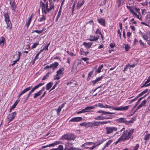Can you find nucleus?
<instances>
[{"label": "nucleus", "instance_id": "1", "mask_svg": "<svg viewBox=\"0 0 150 150\" xmlns=\"http://www.w3.org/2000/svg\"><path fill=\"white\" fill-rule=\"evenodd\" d=\"M97 112L99 113H101V114L100 116L96 117L94 118V119L96 120H100L112 119L113 117L112 115H107L115 114V113L114 112H106L102 110H98Z\"/></svg>", "mask_w": 150, "mask_h": 150}, {"label": "nucleus", "instance_id": "2", "mask_svg": "<svg viewBox=\"0 0 150 150\" xmlns=\"http://www.w3.org/2000/svg\"><path fill=\"white\" fill-rule=\"evenodd\" d=\"M134 131V129H129L126 130L123 132L120 137L123 141L128 140L129 139L131 138Z\"/></svg>", "mask_w": 150, "mask_h": 150}, {"label": "nucleus", "instance_id": "3", "mask_svg": "<svg viewBox=\"0 0 150 150\" xmlns=\"http://www.w3.org/2000/svg\"><path fill=\"white\" fill-rule=\"evenodd\" d=\"M32 87V86H29V87H27L26 88L24 89L22 91H21L19 94L18 96V98L17 99V100L15 102V103L13 104V105L12 106V107L10 109L9 112H11L12 110H13L16 107V106L17 105L18 103L20 101V97L23 94L26 93V92H28L30 90Z\"/></svg>", "mask_w": 150, "mask_h": 150}, {"label": "nucleus", "instance_id": "4", "mask_svg": "<svg viewBox=\"0 0 150 150\" xmlns=\"http://www.w3.org/2000/svg\"><path fill=\"white\" fill-rule=\"evenodd\" d=\"M76 136L71 133H69L63 135L60 139L61 140H67L68 141L74 140L76 138Z\"/></svg>", "mask_w": 150, "mask_h": 150}, {"label": "nucleus", "instance_id": "5", "mask_svg": "<svg viewBox=\"0 0 150 150\" xmlns=\"http://www.w3.org/2000/svg\"><path fill=\"white\" fill-rule=\"evenodd\" d=\"M44 83H40L38 85L35 86L27 94V96L25 100V101H26L29 98V97L32 94V93L34 92V91L36 89L39 88L40 86L43 85L44 84Z\"/></svg>", "mask_w": 150, "mask_h": 150}, {"label": "nucleus", "instance_id": "6", "mask_svg": "<svg viewBox=\"0 0 150 150\" xmlns=\"http://www.w3.org/2000/svg\"><path fill=\"white\" fill-rule=\"evenodd\" d=\"M50 2V8H48V2H47L45 4V7H46V11L47 12V14L50 12L52 10H54V4L49 0Z\"/></svg>", "mask_w": 150, "mask_h": 150}, {"label": "nucleus", "instance_id": "7", "mask_svg": "<svg viewBox=\"0 0 150 150\" xmlns=\"http://www.w3.org/2000/svg\"><path fill=\"white\" fill-rule=\"evenodd\" d=\"M105 129L106 134H107L113 133L114 132L116 131L117 130V127H106Z\"/></svg>", "mask_w": 150, "mask_h": 150}, {"label": "nucleus", "instance_id": "8", "mask_svg": "<svg viewBox=\"0 0 150 150\" xmlns=\"http://www.w3.org/2000/svg\"><path fill=\"white\" fill-rule=\"evenodd\" d=\"M16 115V112H14L8 115L7 117V118L8 120V123L12 121Z\"/></svg>", "mask_w": 150, "mask_h": 150}, {"label": "nucleus", "instance_id": "9", "mask_svg": "<svg viewBox=\"0 0 150 150\" xmlns=\"http://www.w3.org/2000/svg\"><path fill=\"white\" fill-rule=\"evenodd\" d=\"M95 107L94 106H89L85 108V109L81 110V111H80L77 112V114H80L83 113H85L86 112L89 111L88 110H91L94 108Z\"/></svg>", "mask_w": 150, "mask_h": 150}, {"label": "nucleus", "instance_id": "10", "mask_svg": "<svg viewBox=\"0 0 150 150\" xmlns=\"http://www.w3.org/2000/svg\"><path fill=\"white\" fill-rule=\"evenodd\" d=\"M131 106L130 105L127 106H120L116 107V110L117 111H125L128 109Z\"/></svg>", "mask_w": 150, "mask_h": 150}, {"label": "nucleus", "instance_id": "11", "mask_svg": "<svg viewBox=\"0 0 150 150\" xmlns=\"http://www.w3.org/2000/svg\"><path fill=\"white\" fill-rule=\"evenodd\" d=\"M40 6L42 8V13H44L45 14H46L47 12L46 11V7H45V4L41 1L40 2Z\"/></svg>", "mask_w": 150, "mask_h": 150}, {"label": "nucleus", "instance_id": "12", "mask_svg": "<svg viewBox=\"0 0 150 150\" xmlns=\"http://www.w3.org/2000/svg\"><path fill=\"white\" fill-rule=\"evenodd\" d=\"M97 21L98 23L104 27L105 26V20L104 18H98L97 19Z\"/></svg>", "mask_w": 150, "mask_h": 150}, {"label": "nucleus", "instance_id": "13", "mask_svg": "<svg viewBox=\"0 0 150 150\" xmlns=\"http://www.w3.org/2000/svg\"><path fill=\"white\" fill-rule=\"evenodd\" d=\"M82 119V118L81 117H76L71 119L69 122H77L81 121Z\"/></svg>", "mask_w": 150, "mask_h": 150}, {"label": "nucleus", "instance_id": "14", "mask_svg": "<svg viewBox=\"0 0 150 150\" xmlns=\"http://www.w3.org/2000/svg\"><path fill=\"white\" fill-rule=\"evenodd\" d=\"M126 119L124 117H121L119 118L116 119L115 121L118 123H125L126 124Z\"/></svg>", "mask_w": 150, "mask_h": 150}, {"label": "nucleus", "instance_id": "15", "mask_svg": "<svg viewBox=\"0 0 150 150\" xmlns=\"http://www.w3.org/2000/svg\"><path fill=\"white\" fill-rule=\"evenodd\" d=\"M10 4H11V6L12 10H13L14 12H15L16 11V9L17 7V5L15 2V1L14 0L13 1L12 3H11V1L10 2Z\"/></svg>", "mask_w": 150, "mask_h": 150}, {"label": "nucleus", "instance_id": "16", "mask_svg": "<svg viewBox=\"0 0 150 150\" xmlns=\"http://www.w3.org/2000/svg\"><path fill=\"white\" fill-rule=\"evenodd\" d=\"M51 69L53 71H54V70L56 69L59 65V63L57 62H55L50 64Z\"/></svg>", "mask_w": 150, "mask_h": 150}, {"label": "nucleus", "instance_id": "17", "mask_svg": "<svg viewBox=\"0 0 150 150\" xmlns=\"http://www.w3.org/2000/svg\"><path fill=\"white\" fill-rule=\"evenodd\" d=\"M92 44L93 43L91 42L87 43L85 42L83 43V45L85 46L86 49H88L91 47Z\"/></svg>", "mask_w": 150, "mask_h": 150}, {"label": "nucleus", "instance_id": "18", "mask_svg": "<svg viewBox=\"0 0 150 150\" xmlns=\"http://www.w3.org/2000/svg\"><path fill=\"white\" fill-rule=\"evenodd\" d=\"M85 1L84 0H83L82 1H78L77 5L76 6V7L77 9H79L82 6L84 3Z\"/></svg>", "mask_w": 150, "mask_h": 150}, {"label": "nucleus", "instance_id": "19", "mask_svg": "<svg viewBox=\"0 0 150 150\" xmlns=\"http://www.w3.org/2000/svg\"><path fill=\"white\" fill-rule=\"evenodd\" d=\"M103 77V76L102 75L100 77L96 78L95 80L92 81V83L93 85H95L98 81H100L101 79H102Z\"/></svg>", "mask_w": 150, "mask_h": 150}, {"label": "nucleus", "instance_id": "20", "mask_svg": "<svg viewBox=\"0 0 150 150\" xmlns=\"http://www.w3.org/2000/svg\"><path fill=\"white\" fill-rule=\"evenodd\" d=\"M65 103H64L62 104L61 106H59L57 110L56 111L58 115H59L60 112L62 108L64 107Z\"/></svg>", "mask_w": 150, "mask_h": 150}, {"label": "nucleus", "instance_id": "21", "mask_svg": "<svg viewBox=\"0 0 150 150\" xmlns=\"http://www.w3.org/2000/svg\"><path fill=\"white\" fill-rule=\"evenodd\" d=\"M135 120L136 117H133L129 121L126 120V125H129L130 124L133 123Z\"/></svg>", "mask_w": 150, "mask_h": 150}, {"label": "nucleus", "instance_id": "22", "mask_svg": "<svg viewBox=\"0 0 150 150\" xmlns=\"http://www.w3.org/2000/svg\"><path fill=\"white\" fill-rule=\"evenodd\" d=\"M45 15L46 14H45V15L43 14L40 16L38 20V21L41 22L44 21L46 19Z\"/></svg>", "mask_w": 150, "mask_h": 150}, {"label": "nucleus", "instance_id": "23", "mask_svg": "<svg viewBox=\"0 0 150 150\" xmlns=\"http://www.w3.org/2000/svg\"><path fill=\"white\" fill-rule=\"evenodd\" d=\"M64 70V68L60 67L59 69L57 71V74L60 75H62L63 74V71Z\"/></svg>", "mask_w": 150, "mask_h": 150}, {"label": "nucleus", "instance_id": "24", "mask_svg": "<svg viewBox=\"0 0 150 150\" xmlns=\"http://www.w3.org/2000/svg\"><path fill=\"white\" fill-rule=\"evenodd\" d=\"M7 24L6 27L9 29H11L12 28V24L10 20L5 21Z\"/></svg>", "mask_w": 150, "mask_h": 150}, {"label": "nucleus", "instance_id": "25", "mask_svg": "<svg viewBox=\"0 0 150 150\" xmlns=\"http://www.w3.org/2000/svg\"><path fill=\"white\" fill-rule=\"evenodd\" d=\"M99 38V37H95L92 36H90V38L88 39V40L91 41H95L98 40Z\"/></svg>", "mask_w": 150, "mask_h": 150}, {"label": "nucleus", "instance_id": "26", "mask_svg": "<svg viewBox=\"0 0 150 150\" xmlns=\"http://www.w3.org/2000/svg\"><path fill=\"white\" fill-rule=\"evenodd\" d=\"M92 123L93 127H96V128L98 125H100V122H92Z\"/></svg>", "mask_w": 150, "mask_h": 150}, {"label": "nucleus", "instance_id": "27", "mask_svg": "<svg viewBox=\"0 0 150 150\" xmlns=\"http://www.w3.org/2000/svg\"><path fill=\"white\" fill-rule=\"evenodd\" d=\"M60 143V142L59 141H56L53 143L49 144L48 145V147H51V146H54L55 145L59 144Z\"/></svg>", "mask_w": 150, "mask_h": 150}, {"label": "nucleus", "instance_id": "28", "mask_svg": "<svg viewBox=\"0 0 150 150\" xmlns=\"http://www.w3.org/2000/svg\"><path fill=\"white\" fill-rule=\"evenodd\" d=\"M116 107H114L113 106H111L109 105H107L105 104L104 105V108H108L109 109H112L113 110H116Z\"/></svg>", "mask_w": 150, "mask_h": 150}, {"label": "nucleus", "instance_id": "29", "mask_svg": "<svg viewBox=\"0 0 150 150\" xmlns=\"http://www.w3.org/2000/svg\"><path fill=\"white\" fill-rule=\"evenodd\" d=\"M53 85V83L50 82L48 83L46 86V89L47 90H49Z\"/></svg>", "mask_w": 150, "mask_h": 150}, {"label": "nucleus", "instance_id": "30", "mask_svg": "<svg viewBox=\"0 0 150 150\" xmlns=\"http://www.w3.org/2000/svg\"><path fill=\"white\" fill-rule=\"evenodd\" d=\"M5 41V39L4 37L2 36L0 38V45L2 44V46H3Z\"/></svg>", "mask_w": 150, "mask_h": 150}, {"label": "nucleus", "instance_id": "31", "mask_svg": "<svg viewBox=\"0 0 150 150\" xmlns=\"http://www.w3.org/2000/svg\"><path fill=\"white\" fill-rule=\"evenodd\" d=\"M4 16L5 18V21L10 20L9 16L8 14V13H4Z\"/></svg>", "mask_w": 150, "mask_h": 150}, {"label": "nucleus", "instance_id": "32", "mask_svg": "<svg viewBox=\"0 0 150 150\" xmlns=\"http://www.w3.org/2000/svg\"><path fill=\"white\" fill-rule=\"evenodd\" d=\"M41 94V92H40L39 91H38L37 93H35L34 95L33 96L34 98L35 99L36 98L40 95Z\"/></svg>", "mask_w": 150, "mask_h": 150}, {"label": "nucleus", "instance_id": "33", "mask_svg": "<svg viewBox=\"0 0 150 150\" xmlns=\"http://www.w3.org/2000/svg\"><path fill=\"white\" fill-rule=\"evenodd\" d=\"M50 74V73L48 72L43 77L42 79V80H44L48 78L49 76V75Z\"/></svg>", "mask_w": 150, "mask_h": 150}, {"label": "nucleus", "instance_id": "34", "mask_svg": "<svg viewBox=\"0 0 150 150\" xmlns=\"http://www.w3.org/2000/svg\"><path fill=\"white\" fill-rule=\"evenodd\" d=\"M140 33L142 35L143 38L146 41H147V39H148V36L145 34L143 33L142 32Z\"/></svg>", "mask_w": 150, "mask_h": 150}, {"label": "nucleus", "instance_id": "35", "mask_svg": "<svg viewBox=\"0 0 150 150\" xmlns=\"http://www.w3.org/2000/svg\"><path fill=\"white\" fill-rule=\"evenodd\" d=\"M61 76L60 75H59V74L57 75V74L54 76V80H58V79H59L60 78H61Z\"/></svg>", "mask_w": 150, "mask_h": 150}, {"label": "nucleus", "instance_id": "36", "mask_svg": "<svg viewBox=\"0 0 150 150\" xmlns=\"http://www.w3.org/2000/svg\"><path fill=\"white\" fill-rule=\"evenodd\" d=\"M141 100V98H139L138 100L136 102V103L135 105L133 107V108L132 109V111L133 110L134 108H135V107L137 106L138 105V104L139 103L140 101Z\"/></svg>", "mask_w": 150, "mask_h": 150}, {"label": "nucleus", "instance_id": "37", "mask_svg": "<svg viewBox=\"0 0 150 150\" xmlns=\"http://www.w3.org/2000/svg\"><path fill=\"white\" fill-rule=\"evenodd\" d=\"M112 141V140H109L105 144V145L104 146V148H106L107 147H108L110 145Z\"/></svg>", "mask_w": 150, "mask_h": 150}, {"label": "nucleus", "instance_id": "38", "mask_svg": "<svg viewBox=\"0 0 150 150\" xmlns=\"http://www.w3.org/2000/svg\"><path fill=\"white\" fill-rule=\"evenodd\" d=\"M148 89H145L143 91H142V92H141L139 94V96H142L144 94L147 93L148 92Z\"/></svg>", "mask_w": 150, "mask_h": 150}, {"label": "nucleus", "instance_id": "39", "mask_svg": "<svg viewBox=\"0 0 150 150\" xmlns=\"http://www.w3.org/2000/svg\"><path fill=\"white\" fill-rule=\"evenodd\" d=\"M150 137V134H148L144 136V139L145 140H147L149 139Z\"/></svg>", "mask_w": 150, "mask_h": 150}, {"label": "nucleus", "instance_id": "40", "mask_svg": "<svg viewBox=\"0 0 150 150\" xmlns=\"http://www.w3.org/2000/svg\"><path fill=\"white\" fill-rule=\"evenodd\" d=\"M76 148H74L73 147H71L70 148L65 147L64 150H75Z\"/></svg>", "mask_w": 150, "mask_h": 150}, {"label": "nucleus", "instance_id": "41", "mask_svg": "<svg viewBox=\"0 0 150 150\" xmlns=\"http://www.w3.org/2000/svg\"><path fill=\"white\" fill-rule=\"evenodd\" d=\"M31 20L30 19H29L28 21L26 23L25 26L27 28H28L30 25V24L31 22Z\"/></svg>", "mask_w": 150, "mask_h": 150}, {"label": "nucleus", "instance_id": "42", "mask_svg": "<svg viewBox=\"0 0 150 150\" xmlns=\"http://www.w3.org/2000/svg\"><path fill=\"white\" fill-rule=\"evenodd\" d=\"M103 64H102L100 66H99L97 69V72L98 73H99L101 72V69L103 67Z\"/></svg>", "mask_w": 150, "mask_h": 150}, {"label": "nucleus", "instance_id": "43", "mask_svg": "<svg viewBox=\"0 0 150 150\" xmlns=\"http://www.w3.org/2000/svg\"><path fill=\"white\" fill-rule=\"evenodd\" d=\"M139 42L140 43V44L143 47L145 48H146L147 47L146 46V44H145L143 42H142V41L141 40H140L139 41Z\"/></svg>", "mask_w": 150, "mask_h": 150}, {"label": "nucleus", "instance_id": "44", "mask_svg": "<svg viewBox=\"0 0 150 150\" xmlns=\"http://www.w3.org/2000/svg\"><path fill=\"white\" fill-rule=\"evenodd\" d=\"M122 0H117L116 2L117 4V6L120 7L121 5V2Z\"/></svg>", "mask_w": 150, "mask_h": 150}, {"label": "nucleus", "instance_id": "45", "mask_svg": "<svg viewBox=\"0 0 150 150\" xmlns=\"http://www.w3.org/2000/svg\"><path fill=\"white\" fill-rule=\"evenodd\" d=\"M95 106H96L100 107V108H104V106L103 105V104L101 103L96 104Z\"/></svg>", "mask_w": 150, "mask_h": 150}, {"label": "nucleus", "instance_id": "46", "mask_svg": "<svg viewBox=\"0 0 150 150\" xmlns=\"http://www.w3.org/2000/svg\"><path fill=\"white\" fill-rule=\"evenodd\" d=\"M73 146V144L69 142H67L66 144V147H68L69 148L72 147V146Z\"/></svg>", "mask_w": 150, "mask_h": 150}, {"label": "nucleus", "instance_id": "47", "mask_svg": "<svg viewBox=\"0 0 150 150\" xmlns=\"http://www.w3.org/2000/svg\"><path fill=\"white\" fill-rule=\"evenodd\" d=\"M110 122V121H103L102 122H100V125H104Z\"/></svg>", "mask_w": 150, "mask_h": 150}, {"label": "nucleus", "instance_id": "48", "mask_svg": "<svg viewBox=\"0 0 150 150\" xmlns=\"http://www.w3.org/2000/svg\"><path fill=\"white\" fill-rule=\"evenodd\" d=\"M126 51H128L130 49V47L128 44H126L125 47Z\"/></svg>", "mask_w": 150, "mask_h": 150}, {"label": "nucleus", "instance_id": "49", "mask_svg": "<svg viewBox=\"0 0 150 150\" xmlns=\"http://www.w3.org/2000/svg\"><path fill=\"white\" fill-rule=\"evenodd\" d=\"M139 146V144H137L135 146L133 147V150H138Z\"/></svg>", "mask_w": 150, "mask_h": 150}, {"label": "nucleus", "instance_id": "50", "mask_svg": "<svg viewBox=\"0 0 150 150\" xmlns=\"http://www.w3.org/2000/svg\"><path fill=\"white\" fill-rule=\"evenodd\" d=\"M86 127H92L93 125H92V122H88V123H86Z\"/></svg>", "mask_w": 150, "mask_h": 150}, {"label": "nucleus", "instance_id": "51", "mask_svg": "<svg viewBox=\"0 0 150 150\" xmlns=\"http://www.w3.org/2000/svg\"><path fill=\"white\" fill-rule=\"evenodd\" d=\"M38 45H39V43L38 42L34 43L31 47V49H33L35 48Z\"/></svg>", "mask_w": 150, "mask_h": 150}, {"label": "nucleus", "instance_id": "52", "mask_svg": "<svg viewBox=\"0 0 150 150\" xmlns=\"http://www.w3.org/2000/svg\"><path fill=\"white\" fill-rule=\"evenodd\" d=\"M133 9L135 10V11L138 13L140 15V13L139 12V10L140 9L138 8H137L136 7H134V6H133Z\"/></svg>", "mask_w": 150, "mask_h": 150}, {"label": "nucleus", "instance_id": "53", "mask_svg": "<svg viewBox=\"0 0 150 150\" xmlns=\"http://www.w3.org/2000/svg\"><path fill=\"white\" fill-rule=\"evenodd\" d=\"M67 52L71 56H75V55H74V53L70 51L69 50H67Z\"/></svg>", "mask_w": 150, "mask_h": 150}, {"label": "nucleus", "instance_id": "54", "mask_svg": "<svg viewBox=\"0 0 150 150\" xmlns=\"http://www.w3.org/2000/svg\"><path fill=\"white\" fill-rule=\"evenodd\" d=\"M19 60V57L17 59L15 60V61H14L13 62V63L11 64V65L12 66H13Z\"/></svg>", "mask_w": 150, "mask_h": 150}, {"label": "nucleus", "instance_id": "55", "mask_svg": "<svg viewBox=\"0 0 150 150\" xmlns=\"http://www.w3.org/2000/svg\"><path fill=\"white\" fill-rule=\"evenodd\" d=\"M148 82L147 81H146L144 83V84H143V85L142 86H141V88H142L144 87H147V86H147V83H148Z\"/></svg>", "mask_w": 150, "mask_h": 150}, {"label": "nucleus", "instance_id": "56", "mask_svg": "<svg viewBox=\"0 0 150 150\" xmlns=\"http://www.w3.org/2000/svg\"><path fill=\"white\" fill-rule=\"evenodd\" d=\"M95 33L96 34H99L100 35H101V33L99 29H97L96 30L95 32Z\"/></svg>", "mask_w": 150, "mask_h": 150}, {"label": "nucleus", "instance_id": "57", "mask_svg": "<svg viewBox=\"0 0 150 150\" xmlns=\"http://www.w3.org/2000/svg\"><path fill=\"white\" fill-rule=\"evenodd\" d=\"M57 149L58 150H63V146L62 145H59Z\"/></svg>", "mask_w": 150, "mask_h": 150}, {"label": "nucleus", "instance_id": "58", "mask_svg": "<svg viewBox=\"0 0 150 150\" xmlns=\"http://www.w3.org/2000/svg\"><path fill=\"white\" fill-rule=\"evenodd\" d=\"M34 32H35L38 34H41L42 33V31H41V30H35L34 31L32 32V33H33Z\"/></svg>", "mask_w": 150, "mask_h": 150}, {"label": "nucleus", "instance_id": "59", "mask_svg": "<svg viewBox=\"0 0 150 150\" xmlns=\"http://www.w3.org/2000/svg\"><path fill=\"white\" fill-rule=\"evenodd\" d=\"M80 125L81 126H86V122H84L80 124Z\"/></svg>", "mask_w": 150, "mask_h": 150}, {"label": "nucleus", "instance_id": "60", "mask_svg": "<svg viewBox=\"0 0 150 150\" xmlns=\"http://www.w3.org/2000/svg\"><path fill=\"white\" fill-rule=\"evenodd\" d=\"M100 145V144L99 143H98L96 145H93L91 147V148L90 149L91 150H93L97 146H98Z\"/></svg>", "mask_w": 150, "mask_h": 150}, {"label": "nucleus", "instance_id": "61", "mask_svg": "<svg viewBox=\"0 0 150 150\" xmlns=\"http://www.w3.org/2000/svg\"><path fill=\"white\" fill-rule=\"evenodd\" d=\"M129 67V66L128 65V64L127 65H126L125 67L124 68L123 71L125 72V71H126L127 70V69H128V67Z\"/></svg>", "mask_w": 150, "mask_h": 150}, {"label": "nucleus", "instance_id": "62", "mask_svg": "<svg viewBox=\"0 0 150 150\" xmlns=\"http://www.w3.org/2000/svg\"><path fill=\"white\" fill-rule=\"evenodd\" d=\"M123 141L121 139L120 137L117 140L116 142L115 143V144H117L119 142H121Z\"/></svg>", "mask_w": 150, "mask_h": 150}, {"label": "nucleus", "instance_id": "63", "mask_svg": "<svg viewBox=\"0 0 150 150\" xmlns=\"http://www.w3.org/2000/svg\"><path fill=\"white\" fill-rule=\"evenodd\" d=\"M51 68V65H47L44 68V70H46L47 69H49V68Z\"/></svg>", "mask_w": 150, "mask_h": 150}, {"label": "nucleus", "instance_id": "64", "mask_svg": "<svg viewBox=\"0 0 150 150\" xmlns=\"http://www.w3.org/2000/svg\"><path fill=\"white\" fill-rule=\"evenodd\" d=\"M81 59L85 62L88 60L89 59V58L87 57H83Z\"/></svg>", "mask_w": 150, "mask_h": 150}]
</instances>
